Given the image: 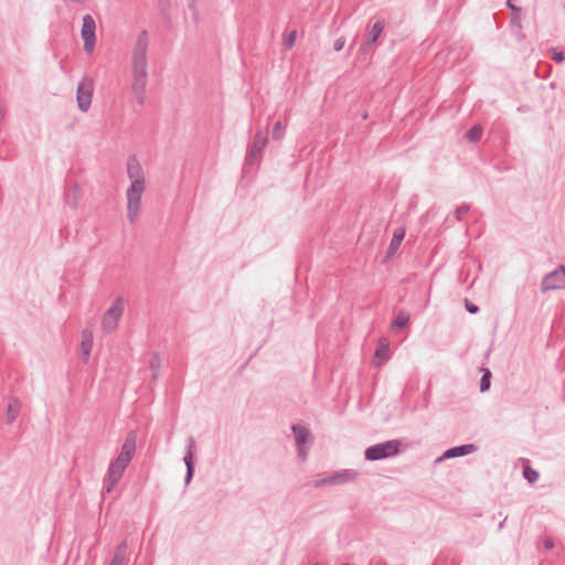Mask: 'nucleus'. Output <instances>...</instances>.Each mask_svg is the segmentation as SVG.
I'll return each mask as SVG.
<instances>
[{
	"label": "nucleus",
	"mask_w": 565,
	"mask_h": 565,
	"mask_svg": "<svg viewBox=\"0 0 565 565\" xmlns=\"http://www.w3.org/2000/svg\"><path fill=\"white\" fill-rule=\"evenodd\" d=\"M148 33L143 30L137 38L131 56L132 84L131 89L139 105L146 102V87L148 83Z\"/></svg>",
	"instance_id": "nucleus-1"
},
{
	"label": "nucleus",
	"mask_w": 565,
	"mask_h": 565,
	"mask_svg": "<svg viewBox=\"0 0 565 565\" xmlns=\"http://www.w3.org/2000/svg\"><path fill=\"white\" fill-rule=\"evenodd\" d=\"M137 445V433L130 430L121 445L118 456L110 461L107 473L104 478V493H110L118 484L124 476L125 470L129 466Z\"/></svg>",
	"instance_id": "nucleus-2"
},
{
	"label": "nucleus",
	"mask_w": 565,
	"mask_h": 565,
	"mask_svg": "<svg viewBox=\"0 0 565 565\" xmlns=\"http://www.w3.org/2000/svg\"><path fill=\"white\" fill-rule=\"evenodd\" d=\"M401 446L402 443L398 439L375 444L365 449L364 457L369 461L392 458L401 452Z\"/></svg>",
	"instance_id": "nucleus-3"
},
{
	"label": "nucleus",
	"mask_w": 565,
	"mask_h": 565,
	"mask_svg": "<svg viewBox=\"0 0 565 565\" xmlns=\"http://www.w3.org/2000/svg\"><path fill=\"white\" fill-rule=\"evenodd\" d=\"M145 184L132 182L127 189V216L131 223L138 218Z\"/></svg>",
	"instance_id": "nucleus-4"
},
{
	"label": "nucleus",
	"mask_w": 565,
	"mask_h": 565,
	"mask_svg": "<svg viewBox=\"0 0 565 565\" xmlns=\"http://www.w3.org/2000/svg\"><path fill=\"white\" fill-rule=\"evenodd\" d=\"M125 309V300L122 297H117L110 308L105 312L102 327L106 332H113L119 322Z\"/></svg>",
	"instance_id": "nucleus-5"
},
{
	"label": "nucleus",
	"mask_w": 565,
	"mask_h": 565,
	"mask_svg": "<svg viewBox=\"0 0 565 565\" xmlns=\"http://www.w3.org/2000/svg\"><path fill=\"white\" fill-rule=\"evenodd\" d=\"M359 476V472L353 469H343L340 471H337L334 473H331L328 477L318 479L315 481L316 488H321L324 486H338V484H344L349 483L351 481H354Z\"/></svg>",
	"instance_id": "nucleus-6"
},
{
	"label": "nucleus",
	"mask_w": 565,
	"mask_h": 565,
	"mask_svg": "<svg viewBox=\"0 0 565 565\" xmlns=\"http://www.w3.org/2000/svg\"><path fill=\"white\" fill-rule=\"evenodd\" d=\"M93 81L88 77L83 78L79 84L77 85L76 89V100L78 108L86 113L92 105V97H93Z\"/></svg>",
	"instance_id": "nucleus-7"
},
{
	"label": "nucleus",
	"mask_w": 565,
	"mask_h": 565,
	"mask_svg": "<svg viewBox=\"0 0 565 565\" xmlns=\"http://www.w3.org/2000/svg\"><path fill=\"white\" fill-rule=\"evenodd\" d=\"M565 288V266H558L553 271L546 274L541 284V290L546 292L548 290H556Z\"/></svg>",
	"instance_id": "nucleus-8"
},
{
	"label": "nucleus",
	"mask_w": 565,
	"mask_h": 565,
	"mask_svg": "<svg viewBox=\"0 0 565 565\" xmlns=\"http://www.w3.org/2000/svg\"><path fill=\"white\" fill-rule=\"evenodd\" d=\"M96 22L90 14L83 17L81 35L84 41V51L90 53L96 44Z\"/></svg>",
	"instance_id": "nucleus-9"
},
{
	"label": "nucleus",
	"mask_w": 565,
	"mask_h": 565,
	"mask_svg": "<svg viewBox=\"0 0 565 565\" xmlns=\"http://www.w3.org/2000/svg\"><path fill=\"white\" fill-rule=\"evenodd\" d=\"M266 143H267L266 132L257 131L254 137V140L246 153V158H245L246 163L253 164L257 160V157L260 154L263 149L265 148Z\"/></svg>",
	"instance_id": "nucleus-10"
},
{
	"label": "nucleus",
	"mask_w": 565,
	"mask_h": 565,
	"mask_svg": "<svg viewBox=\"0 0 565 565\" xmlns=\"http://www.w3.org/2000/svg\"><path fill=\"white\" fill-rule=\"evenodd\" d=\"M385 29L384 20H377L369 31L364 43L360 47L361 53H366L375 44Z\"/></svg>",
	"instance_id": "nucleus-11"
},
{
	"label": "nucleus",
	"mask_w": 565,
	"mask_h": 565,
	"mask_svg": "<svg viewBox=\"0 0 565 565\" xmlns=\"http://www.w3.org/2000/svg\"><path fill=\"white\" fill-rule=\"evenodd\" d=\"M127 174L132 182L145 184V174L140 162L136 156H130L127 161Z\"/></svg>",
	"instance_id": "nucleus-12"
},
{
	"label": "nucleus",
	"mask_w": 565,
	"mask_h": 565,
	"mask_svg": "<svg viewBox=\"0 0 565 565\" xmlns=\"http://www.w3.org/2000/svg\"><path fill=\"white\" fill-rule=\"evenodd\" d=\"M194 451H195V440L191 436L188 438V450L183 458V461L186 467V472H185V478H184L185 484H189L191 482L193 475H194V460H193Z\"/></svg>",
	"instance_id": "nucleus-13"
},
{
	"label": "nucleus",
	"mask_w": 565,
	"mask_h": 565,
	"mask_svg": "<svg viewBox=\"0 0 565 565\" xmlns=\"http://www.w3.org/2000/svg\"><path fill=\"white\" fill-rule=\"evenodd\" d=\"M291 430L295 435L296 446L310 445L312 443V435L307 427L294 424Z\"/></svg>",
	"instance_id": "nucleus-14"
},
{
	"label": "nucleus",
	"mask_w": 565,
	"mask_h": 565,
	"mask_svg": "<svg viewBox=\"0 0 565 565\" xmlns=\"http://www.w3.org/2000/svg\"><path fill=\"white\" fill-rule=\"evenodd\" d=\"M476 449H477V447L473 444L456 446V447L447 449L444 452L441 459H449V458H457V457L466 456V455H469V454L476 451Z\"/></svg>",
	"instance_id": "nucleus-15"
},
{
	"label": "nucleus",
	"mask_w": 565,
	"mask_h": 565,
	"mask_svg": "<svg viewBox=\"0 0 565 565\" xmlns=\"http://www.w3.org/2000/svg\"><path fill=\"white\" fill-rule=\"evenodd\" d=\"M405 233H406V230L403 226L397 227L394 231L393 237L391 239V243H390V246L387 249V255H386L387 257L393 256L397 252V249L399 248V246L405 237Z\"/></svg>",
	"instance_id": "nucleus-16"
},
{
	"label": "nucleus",
	"mask_w": 565,
	"mask_h": 565,
	"mask_svg": "<svg viewBox=\"0 0 565 565\" xmlns=\"http://www.w3.org/2000/svg\"><path fill=\"white\" fill-rule=\"evenodd\" d=\"M92 348H93V334L90 331L84 330L82 333V343H81V350H82L84 362L88 361Z\"/></svg>",
	"instance_id": "nucleus-17"
},
{
	"label": "nucleus",
	"mask_w": 565,
	"mask_h": 565,
	"mask_svg": "<svg viewBox=\"0 0 565 565\" xmlns=\"http://www.w3.org/2000/svg\"><path fill=\"white\" fill-rule=\"evenodd\" d=\"M21 404L17 398H12L8 405L7 408V424H11L15 420L19 412H20Z\"/></svg>",
	"instance_id": "nucleus-18"
},
{
	"label": "nucleus",
	"mask_w": 565,
	"mask_h": 565,
	"mask_svg": "<svg viewBox=\"0 0 565 565\" xmlns=\"http://www.w3.org/2000/svg\"><path fill=\"white\" fill-rule=\"evenodd\" d=\"M409 323V315L406 312H398L392 322V329H403Z\"/></svg>",
	"instance_id": "nucleus-19"
},
{
	"label": "nucleus",
	"mask_w": 565,
	"mask_h": 565,
	"mask_svg": "<svg viewBox=\"0 0 565 565\" xmlns=\"http://www.w3.org/2000/svg\"><path fill=\"white\" fill-rule=\"evenodd\" d=\"M127 548H128V544H127V541H122L120 542L116 548H115V553L113 555L111 558L114 559H118L119 562H122L126 564V557H127Z\"/></svg>",
	"instance_id": "nucleus-20"
},
{
	"label": "nucleus",
	"mask_w": 565,
	"mask_h": 565,
	"mask_svg": "<svg viewBox=\"0 0 565 565\" xmlns=\"http://www.w3.org/2000/svg\"><path fill=\"white\" fill-rule=\"evenodd\" d=\"M390 345L386 339H383L375 350V356L384 361L388 360Z\"/></svg>",
	"instance_id": "nucleus-21"
},
{
	"label": "nucleus",
	"mask_w": 565,
	"mask_h": 565,
	"mask_svg": "<svg viewBox=\"0 0 565 565\" xmlns=\"http://www.w3.org/2000/svg\"><path fill=\"white\" fill-rule=\"evenodd\" d=\"M482 136V128L481 126L479 125H475L472 126L467 132H466V138L471 141V142H476L478 140H480Z\"/></svg>",
	"instance_id": "nucleus-22"
},
{
	"label": "nucleus",
	"mask_w": 565,
	"mask_h": 565,
	"mask_svg": "<svg viewBox=\"0 0 565 565\" xmlns=\"http://www.w3.org/2000/svg\"><path fill=\"white\" fill-rule=\"evenodd\" d=\"M149 365L153 373V376L156 377L161 366V360L158 353H152Z\"/></svg>",
	"instance_id": "nucleus-23"
},
{
	"label": "nucleus",
	"mask_w": 565,
	"mask_h": 565,
	"mask_svg": "<svg viewBox=\"0 0 565 565\" xmlns=\"http://www.w3.org/2000/svg\"><path fill=\"white\" fill-rule=\"evenodd\" d=\"M491 372L489 370H484L481 380H480V391L486 392L490 388Z\"/></svg>",
	"instance_id": "nucleus-24"
},
{
	"label": "nucleus",
	"mask_w": 565,
	"mask_h": 565,
	"mask_svg": "<svg viewBox=\"0 0 565 565\" xmlns=\"http://www.w3.org/2000/svg\"><path fill=\"white\" fill-rule=\"evenodd\" d=\"M285 128L280 121H277L271 131V136L274 140H280L284 137Z\"/></svg>",
	"instance_id": "nucleus-25"
},
{
	"label": "nucleus",
	"mask_w": 565,
	"mask_h": 565,
	"mask_svg": "<svg viewBox=\"0 0 565 565\" xmlns=\"http://www.w3.org/2000/svg\"><path fill=\"white\" fill-rule=\"evenodd\" d=\"M523 476L529 482L533 483L537 480L539 472L530 467H525L523 470Z\"/></svg>",
	"instance_id": "nucleus-26"
},
{
	"label": "nucleus",
	"mask_w": 565,
	"mask_h": 565,
	"mask_svg": "<svg viewBox=\"0 0 565 565\" xmlns=\"http://www.w3.org/2000/svg\"><path fill=\"white\" fill-rule=\"evenodd\" d=\"M188 8L192 13L193 21L199 22V10L196 7V0H188Z\"/></svg>",
	"instance_id": "nucleus-27"
},
{
	"label": "nucleus",
	"mask_w": 565,
	"mask_h": 565,
	"mask_svg": "<svg viewBox=\"0 0 565 565\" xmlns=\"http://www.w3.org/2000/svg\"><path fill=\"white\" fill-rule=\"evenodd\" d=\"M469 210H470V205L469 204H461V205H459L456 209V211H455L456 218L458 221H460L462 218V216L469 212Z\"/></svg>",
	"instance_id": "nucleus-28"
},
{
	"label": "nucleus",
	"mask_w": 565,
	"mask_h": 565,
	"mask_svg": "<svg viewBox=\"0 0 565 565\" xmlns=\"http://www.w3.org/2000/svg\"><path fill=\"white\" fill-rule=\"evenodd\" d=\"M296 38H297V32L294 30L284 40V45L287 49H291L294 46V44H295Z\"/></svg>",
	"instance_id": "nucleus-29"
},
{
	"label": "nucleus",
	"mask_w": 565,
	"mask_h": 565,
	"mask_svg": "<svg viewBox=\"0 0 565 565\" xmlns=\"http://www.w3.org/2000/svg\"><path fill=\"white\" fill-rule=\"evenodd\" d=\"M507 7L511 10L512 12V20H515V19H519L520 18V14H521V8L514 6L512 3V0H507Z\"/></svg>",
	"instance_id": "nucleus-30"
},
{
	"label": "nucleus",
	"mask_w": 565,
	"mask_h": 565,
	"mask_svg": "<svg viewBox=\"0 0 565 565\" xmlns=\"http://www.w3.org/2000/svg\"><path fill=\"white\" fill-rule=\"evenodd\" d=\"M309 446H310V445L297 446V452H298V456H299L302 460L307 459Z\"/></svg>",
	"instance_id": "nucleus-31"
},
{
	"label": "nucleus",
	"mask_w": 565,
	"mask_h": 565,
	"mask_svg": "<svg viewBox=\"0 0 565 565\" xmlns=\"http://www.w3.org/2000/svg\"><path fill=\"white\" fill-rule=\"evenodd\" d=\"M345 45V39L343 36L338 38L333 43L334 51L339 52L341 51Z\"/></svg>",
	"instance_id": "nucleus-32"
},
{
	"label": "nucleus",
	"mask_w": 565,
	"mask_h": 565,
	"mask_svg": "<svg viewBox=\"0 0 565 565\" xmlns=\"http://www.w3.org/2000/svg\"><path fill=\"white\" fill-rule=\"evenodd\" d=\"M466 309L470 313L479 312V307L477 305L470 302L469 300H466Z\"/></svg>",
	"instance_id": "nucleus-33"
},
{
	"label": "nucleus",
	"mask_w": 565,
	"mask_h": 565,
	"mask_svg": "<svg viewBox=\"0 0 565 565\" xmlns=\"http://www.w3.org/2000/svg\"><path fill=\"white\" fill-rule=\"evenodd\" d=\"M553 60L555 62H563L565 60V54L563 52H554Z\"/></svg>",
	"instance_id": "nucleus-34"
},
{
	"label": "nucleus",
	"mask_w": 565,
	"mask_h": 565,
	"mask_svg": "<svg viewBox=\"0 0 565 565\" xmlns=\"http://www.w3.org/2000/svg\"><path fill=\"white\" fill-rule=\"evenodd\" d=\"M544 547H545L546 550H552V548L554 547V542H553V540H552V539H546V540L544 541Z\"/></svg>",
	"instance_id": "nucleus-35"
},
{
	"label": "nucleus",
	"mask_w": 565,
	"mask_h": 565,
	"mask_svg": "<svg viewBox=\"0 0 565 565\" xmlns=\"http://www.w3.org/2000/svg\"><path fill=\"white\" fill-rule=\"evenodd\" d=\"M4 117H6V110L3 107L0 106V122L3 121Z\"/></svg>",
	"instance_id": "nucleus-36"
},
{
	"label": "nucleus",
	"mask_w": 565,
	"mask_h": 565,
	"mask_svg": "<svg viewBox=\"0 0 565 565\" xmlns=\"http://www.w3.org/2000/svg\"><path fill=\"white\" fill-rule=\"evenodd\" d=\"M109 565H126V564L122 562H119L118 559L111 558L109 562Z\"/></svg>",
	"instance_id": "nucleus-37"
},
{
	"label": "nucleus",
	"mask_w": 565,
	"mask_h": 565,
	"mask_svg": "<svg viewBox=\"0 0 565 565\" xmlns=\"http://www.w3.org/2000/svg\"><path fill=\"white\" fill-rule=\"evenodd\" d=\"M72 1L81 4V3H84L86 0H72Z\"/></svg>",
	"instance_id": "nucleus-38"
},
{
	"label": "nucleus",
	"mask_w": 565,
	"mask_h": 565,
	"mask_svg": "<svg viewBox=\"0 0 565 565\" xmlns=\"http://www.w3.org/2000/svg\"><path fill=\"white\" fill-rule=\"evenodd\" d=\"M504 522H505V520H504V521H502V522L499 524V530H501V529L503 527Z\"/></svg>",
	"instance_id": "nucleus-39"
},
{
	"label": "nucleus",
	"mask_w": 565,
	"mask_h": 565,
	"mask_svg": "<svg viewBox=\"0 0 565 565\" xmlns=\"http://www.w3.org/2000/svg\"><path fill=\"white\" fill-rule=\"evenodd\" d=\"M343 565H350V564L347 563V564H343Z\"/></svg>",
	"instance_id": "nucleus-40"
},
{
	"label": "nucleus",
	"mask_w": 565,
	"mask_h": 565,
	"mask_svg": "<svg viewBox=\"0 0 565 565\" xmlns=\"http://www.w3.org/2000/svg\"><path fill=\"white\" fill-rule=\"evenodd\" d=\"M315 565H319V564H315Z\"/></svg>",
	"instance_id": "nucleus-41"
}]
</instances>
